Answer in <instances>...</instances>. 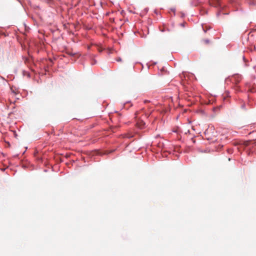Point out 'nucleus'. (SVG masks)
Instances as JSON below:
<instances>
[{
  "mask_svg": "<svg viewBox=\"0 0 256 256\" xmlns=\"http://www.w3.org/2000/svg\"><path fill=\"white\" fill-rule=\"evenodd\" d=\"M224 94H225V102H228V100H226V96H227V97H229L230 96H229V95H228V92H226V91H225Z\"/></svg>",
  "mask_w": 256,
  "mask_h": 256,
  "instance_id": "3",
  "label": "nucleus"
},
{
  "mask_svg": "<svg viewBox=\"0 0 256 256\" xmlns=\"http://www.w3.org/2000/svg\"><path fill=\"white\" fill-rule=\"evenodd\" d=\"M255 91H256V90H255V89H254V88H253V89H251V90H250V92H254Z\"/></svg>",
  "mask_w": 256,
  "mask_h": 256,
  "instance_id": "9",
  "label": "nucleus"
},
{
  "mask_svg": "<svg viewBox=\"0 0 256 256\" xmlns=\"http://www.w3.org/2000/svg\"><path fill=\"white\" fill-rule=\"evenodd\" d=\"M142 124H144V122H142Z\"/></svg>",
  "mask_w": 256,
  "mask_h": 256,
  "instance_id": "13",
  "label": "nucleus"
},
{
  "mask_svg": "<svg viewBox=\"0 0 256 256\" xmlns=\"http://www.w3.org/2000/svg\"><path fill=\"white\" fill-rule=\"evenodd\" d=\"M253 144H254V143H253L252 141H246L243 142V143L242 144V145L244 146V148H246V147L248 146H250H250Z\"/></svg>",
  "mask_w": 256,
  "mask_h": 256,
  "instance_id": "1",
  "label": "nucleus"
},
{
  "mask_svg": "<svg viewBox=\"0 0 256 256\" xmlns=\"http://www.w3.org/2000/svg\"><path fill=\"white\" fill-rule=\"evenodd\" d=\"M116 60L117 62H121L122 61V58H118L116 59Z\"/></svg>",
  "mask_w": 256,
  "mask_h": 256,
  "instance_id": "7",
  "label": "nucleus"
},
{
  "mask_svg": "<svg viewBox=\"0 0 256 256\" xmlns=\"http://www.w3.org/2000/svg\"><path fill=\"white\" fill-rule=\"evenodd\" d=\"M222 108V106H220L219 107H217V108H214V110H218L220 108Z\"/></svg>",
  "mask_w": 256,
  "mask_h": 256,
  "instance_id": "6",
  "label": "nucleus"
},
{
  "mask_svg": "<svg viewBox=\"0 0 256 256\" xmlns=\"http://www.w3.org/2000/svg\"><path fill=\"white\" fill-rule=\"evenodd\" d=\"M98 51H99L100 52H101L102 51V50L101 48H98Z\"/></svg>",
  "mask_w": 256,
  "mask_h": 256,
  "instance_id": "12",
  "label": "nucleus"
},
{
  "mask_svg": "<svg viewBox=\"0 0 256 256\" xmlns=\"http://www.w3.org/2000/svg\"><path fill=\"white\" fill-rule=\"evenodd\" d=\"M220 11H218V12H216V16H218L220 15Z\"/></svg>",
  "mask_w": 256,
  "mask_h": 256,
  "instance_id": "8",
  "label": "nucleus"
},
{
  "mask_svg": "<svg viewBox=\"0 0 256 256\" xmlns=\"http://www.w3.org/2000/svg\"><path fill=\"white\" fill-rule=\"evenodd\" d=\"M222 148H223V146L222 145H219L218 146V150H222Z\"/></svg>",
  "mask_w": 256,
  "mask_h": 256,
  "instance_id": "4",
  "label": "nucleus"
},
{
  "mask_svg": "<svg viewBox=\"0 0 256 256\" xmlns=\"http://www.w3.org/2000/svg\"><path fill=\"white\" fill-rule=\"evenodd\" d=\"M149 102V101H148V100H145L144 101V103H147V102Z\"/></svg>",
  "mask_w": 256,
  "mask_h": 256,
  "instance_id": "11",
  "label": "nucleus"
},
{
  "mask_svg": "<svg viewBox=\"0 0 256 256\" xmlns=\"http://www.w3.org/2000/svg\"><path fill=\"white\" fill-rule=\"evenodd\" d=\"M227 151L228 153H232V150L231 148H228Z\"/></svg>",
  "mask_w": 256,
  "mask_h": 256,
  "instance_id": "5",
  "label": "nucleus"
},
{
  "mask_svg": "<svg viewBox=\"0 0 256 256\" xmlns=\"http://www.w3.org/2000/svg\"><path fill=\"white\" fill-rule=\"evenodd\" d=\"M210 4L214 7H219L221 6L220 0H212Z\"/></svg>",
  "mask_w": 256,
  "mask_h": 256,
  "instance_id": "2",
  "label": "nucleus"
},
{
  "mask_svg": "<svg viewBox=\"0 0 256 256\" xmlns=\"http://www.w3.org/2000/svg\"><path fill=\"white\" fill-rule=\"evenodd\" d=\"M204 42H205L206 44H208V42H209L208 40H204Z\"/></svg>",
  "mask_w": 256,
  "mask_h": 256,
  "instance_id": "10",
  "label": "nucleus"
}]
</instances>
